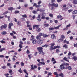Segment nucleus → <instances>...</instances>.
I'll use <instances>...</instances> for the list:
<instances>
[{"mask_svg":"<svg viewBox=\"0 0 77 77\" xmlns=\"http://www.w3.org/2000/svg\"><path fill=\"white\" fill-rule=\"evenodd\" d=\"M37 50L38 51V53L39 54H42L43 53L42 52V49L43 48L42 47H40L38 48H37Z\"/></svg>","mask_w":77,"mask_h":77,"instance_id":"f257e3e1","label":"nucleus"},{"mask_svg":"<svg viewBox=\"0 0 77 77\" xmlns=\"http://www.w3.org/2000/svg\"><path fill=\"white\" fill-rule=\"evenodd\" d=\"M38 44L41 45V44H42L43 43V40L41 39L39 40L38 41Z\"/></svg>","mask_w":77,"mask_h":77,"instance_id":"f03ea898","label":"nucleus"},{"mask_svg":"<svg viewBox=\"0 0 77 77\" xmlns=\"http://www.w3.org/2000/svg\"><path fill=\"white\" fill-rule=\"evenodd\" d=\"M45 65V63L40 62H39V63L38 64V66H40L41 65Z\"/></svg>","mask_w":77,"mask_h":77,"instance_id":"7ed1b4c3","label":"nucleus"},{"mask_svg":"<svg viewBox=\"0 0 77 77\" xmlns=\"http://www.w3.org/2000/svg\"><path fill=\"white\" fill-rule=\"evenodd\" d=\"M13 26V23H10L9 24L8 26V29H11V27Z\"/></svg>","mask_w":77,"mask_h":77,"instance_id":"20e7f679","label":"nucleus"},{"mask_svg":"<svg viewBox=\"0 0 77 77\" xmlns=\"http://www.w3.org/2000/svg\"><path fill=\"white\" fill-rule=\"evenodd\" d=\"M42 19H45V16L46 15V14H45V13H43L42 14Z\"/></svg>","mask_w":77,"mask_h":77,"instance_id":"39448f33","label":"nucleus"},{"mask_svg":"<svg viewBox=\"0 0 77 77\" xmlns=\"http://www.w3.org/2000/svg\"><path fill=\"white\" fill-rule=\"evenodd\" d=\"M32 42L33 44H36L37 42V40L36 39H33L32 41Z\"/></svg>","mask_w":77,"mask_h":77,"instance_id":"423d86ee","label":"nucleus"},{"mask_svg":"<svg viewBox=\"0 0 77 77\" xmlns=\"http://www.w3.org/2000/svg\"><path fill=\"white\" fill-rule=\"evenodd\" d=\"M51 6H54L55 7L57 8V7H58V4H55L54 3H53L51 4Z\"/></svg>","mask_w":77,"mask_h":77,"instance_id":"0eeeda50","label":"nucleus"},{"mask_svg":"<svg viewBox=\"0 0 77 77\" xmlns=\"http://www.w3.org/2000/svg\"><path fill=\"white\" fill-rule=\"evenodd\" d=\"M49 49L51 51H52V50H54L55 48H54V46L53 47V46H51L50 47Z\"/></svg>","mask_w":77,"mask_h":77,"instance_id":"6e6552de","label":"nucleus"},{"mask_svg":"<svg viewBox=\"0 0 77 77\" xmlns=\"http://www.w3.org/2000/svg\"><path fill=\"white\" fill-rule=\"evenodd\" d=\"M39 26L38 25H34L33 26V29H35V27L37 29V28H38V27H39Z\"/></svg>","mask_w":77,"mask_h":77,"instance_id":"1a4fd4ad","label":"nucleus"},{"mask_svg":"<svg viewBox=\"0 0 77 77\" xmlns=\"http://www.w3.org/2000/svg\"><path fill=\"white\" fill-rule=\"evenodd\" d=\"M60 68L61 69H63L65 68V66H63V65L62 64L60 65Z\"/></svg>","mask_w":77,"mask_h":77,"instance_id":"9d476101","label":"nucleus"},{"mask_svg":"<svg viewBox=\"0 0 77 77\" xmlns=\"http://www.w3.org/2000/svg\"><path fill=\"white\" fill-rule=\"evenodd\" d=\"M51 38L52 39H56V36L54 35V34H53L51 35Z\"/></svg>","mask_w":77,"mask_h":77,"instance_id":"9b49d317","label":"nucleus"},{"mask_svg":"<svg viewBox=\"0 0 77 77\" xmlns=\"http://www.w3.org/2000/svg\"><path fill=\"white\" fill-rule=\"evenodd\" d=\"M1 34L3 35H5L7 34V32L6 31H3L2 32Z\"/></svg>","mask_w":77,"mask_h":77,"instance_id":"f8f14e48","label":"nucleus"},{"mask_svg":"<svg viewBox=\"0 0 77 77\" xmlns=\"http://www.w3.org/2000/svg\"><path fill=\"white\" fill-rule=\"evenodd\" d=\"M63 60H65V61L68 62H69V60H67V58L66 57H64V58L63 59Z\"/></svg>","mask_w":77,"mask_h":77,"instance_id":"ddd939ff","label":"nucleus"},{"mask_svg":"<svg viewBox=\"0 0 77 77\" xmlns=\"http://www.w3.org/2000/svg\"><path fill=\"white\" fill-rule=\"evenodd\" d=\"M43 36L44 38H47L49 36V35H47L46 34H43Z\"/></svg>","mask_w":77,"mask_h":77,"instance_id":"4468645a","label":"nucleus"},{"mask_svg":"<svg viewBox=\"0 0 77 77\" xmlns=\"http://www.w3.org/2000/svg\"><path fill=\"white\" fill-rule=\"evenodd\" d=\"M62 17V16L60 15H59L57 16V18L58 19H59L60 18H61Z\"/></svg>","mask_w":77,"mask_h":77,"instance_id":"2eb2a0df","label":"nucleus"},{"mask_svg":"<svg viewBox=\"0 0 77 77\" xmlns=\"http://www.w3.org/2000/svg\"><path fill=\"white\" fill-rule=\"evenodd\" d=\"M8 70V72H9L10 74H12V70L11 69H9Z\"/></svg>","mask_w":77,"mask_h":77,"instance_id":"dca6fc26","label":"nucleus"},{"mask_svg":"<svg viewBox=\"0 0 77 77\" xmlns=\"http://www.w3.org/2000/svg\"><path fill=\"white\" fill-rule=\"evenodd\" d=\"M23 71L26 74V75H29V73L27 72V71H26V70L25 69H23Z\"/></svg>","mask_w":77,"mask_h":77,"instance_id":"f3484780","label":"nucleus"},{"mask_svg":"<svg viewBox=\"0 0 77 77\" xmlns=\"http://www.w3.org/2000/svg\"><path fill=\"white\" fill-rule=\"evenodd\" d=\"M31 38L30 39V41H32V40L34 39V36L33 35H31Z\"/></svg>","mask_w":77,"mask_h":77,"instance_id":"a211bd4d","label":"nucleus"},{"mask_svg":"<svg viewBox=\"0 0 77 77\" xmlns=\"http://www.w3.org/2000/svg\"><path fill=\"white\" fill-rule=\"evenodd\" d=\"M72 13L73 14H77V10H75Z\"/></svg>","mask_w":77,"mask_h":77,"instance_id":"6ab92c4d","label":"nucleus"},{"mask_svg":"<svg viewBox=\"0 0 77 77\" xmlns=\"http://www.w3.org/2000/svg\"><path fill=\"white\" fill-rule=\"evenodd\" d=\"M4 50H5V48H3L2 49L0 48V52H2Z\"/></svg>","mask_w":77,"mask_h":77,"instance_id":"aec40b11","label":"nucleus"},{"mask_svg":"<svg viewBox=\"0 0 77 77\" xmlns=\"http://www.w3.org/2000/svg\"><path fill=\"white\" fill-rule=\"evenodd\" d=\"M63 47L64 48H67L68 47V46L67 45H65L63 46Z\"/></svg>","mask_w":77,"mask_h":77,"instance_id":"412c9836","label":"nucleus"},{"mask_svg":"<svg viewBox=\"0 0 77 77\" xmlns=\"http://www.w3.org/2000/svg\"><path fill=\"white\" fill-rule=\"evenodd\" d=\"M8 9L9 11H12V10L14 9V8H13L12 7H10L8 8Z\"/></svg>","mask_w":77,"mask_h":77,"instance_id":"4be33fe9","label":"nucleus"},{"mask_svg":"<svg viewBox=\"0 0 77 77\" xmlns=\"http://www.w3.org/2000/svg\"><path fill=\"white\" fill-rule=\"evenodd\" d=\"M60 47L59 46H54V48L55 49H56V48H60Z\"/></svg>","mask_w":77,"mask_h":77,"instance_id":"5701e85b","label":"nucleus"},{"mask_svg":"<svg viewBox=\"0 0 77 77\" xmlns=\"http://www.w3.org/2000/svg\"><path fill=\"white\" fill-rule=\"evenodd\" d=\"M59 76H60V77H63V73H61L59 74Z\"/></svg>","mask_w":77,"mask_h":77,"instance_id":"b1692460","label":"nucleus"},{"mask_svg":"<svg viewBox=\"0 0 77 77\" xmlns=\"http://www.w3.org/2000/svg\"><path fill=\"white\" fill-rule=\"evenodd\" d=\"M73 3L75 4H77V1L74 0L73 1Z\"/></svg>","mask_w":77,"mask_h":77,"instance_id":"393cba45","label":"nucleus"},{"mask_svg":"<svg viewBox=\"0 0 77 77\" xmlns=\"http://www.w3.org/2000/svg\"><path fill=\"white\" fill-rule=\"evenodd\" d=\"M72 59H74V60H77V57H73L72 58Z\"/></svg>","mask_w":77,"mask_h":77,"instance_id":"a878e982","label":"nucleus"},{"mask_svg":"<svg viewBox=\"0 0 77 77\" xmlns=\"http://www.w3.org/2000/svg\"><path fill=\"white\" fill-rule=\"evenodd\" d=\"M63 65H66V66H69V64H68L67 63H63Z\"/></svg>","mask_w":77,"mask_h":77,"instance_id":"bb28decb","label":"nucleus"},{"mask_svg":"<svg viewBox=\"0 0 77 77\" xmlns=\"http://www.w3.org/2000/svg\"><path fill=\"white\" fill-rule=\"evenodd\" d=\"M37 31L38 32H41V29L39 28H37Z\"/></svg>","mask_w":77,"mask_h":77,"instance_id":"cd10ccee","label":"nucleus"},{"mask_svg":"<svg viewBox=\"0 0 77 77\" xmlns=\"http://www.w3.org/2000/svg\"><path fill=\"white\" fill-rule=\"evenodd\" d=\"M4 27V29H6V27H7V25L6 24H5L4 25H3Z\"/></svg>","mask_w":77,"mask_h":77,"instance_id":"c85d7f7f","label":"nucleus"},{"mask_svg":"<svg viewBox=\"0 0 77 77\" xmlns=\"http://www.w3.org/2000/svg\"><path fill=\"white\" fill-rule=\"evenodd\" d=\"M67 69L69 70H71L72 69V68L71 66H69L67 67Z\"/></svg>","mask_w":77,"mask_h":77,"instance_id":"c756f323","label":"nucleus"},{"mask_svg":"<svg viewBox=\"0 0 77 77\" xmlns=\"http://www.w3.org/2000/svg\"><path fill=\"white\" fill-rule=\"evenodd\" d=\"M18 71L20 73H22L23 71L21 70V68H20V69L18 70Z\"/></svg>","mask_w":77,"mask_h":77,"instance_id":"7c9ffc66","label":"nucleus"},{"mask_svg":"<svg viewBox=\"0 0 77 77\" xmlns=\"http://www.w3.org/2000/svg\"><path fill=\"white\" fill-rule=\"evenodd\" d=\"M36 39H41V36H39V35H37L36 37Z\"/></svg>","mask_w":77,"mask_h":77,"instance_id":"2f4dec72","label":"nucleus"},{"mask_svg":"<svg viewBox=\"0 0 77 77\" xmlns=\"http://www.w3.org/2000/svg\"><path fill=\"white\" fill-rule=\"evenodd\" d=\"M17 25L20 26V25L21 24V22L19 21H17Z\"/></svg>","mask_w":77,"mask_h":77,"instance_id":"473e14b6","label":"nucleus"},{"mask_svg":"<svg viewBox=\"0 0 77 77\" xmlns=\"http://www.w3.org/2000/svg\"><path fill=\"white\" fill-rule=\"evenodd\" d=\"M26 53L27 54H30V51L29 49H27L26 51Z\"/></svg>","mask_w":77,"mask_h":77,"instance_id":"72a5a7b5","label":"nucleus"},{"mask_svg":"<svg viewBox=\"0 0 77 77\" xmlns=\"http://www.w3.org/2000/svg\"><path fill=\"white\" fill-rule=\"evenodd\" d=\"M8 13V11H5L3 14V15H6Z\"/></svg>","mask_w":77,"mask_h":77,"instance_id":"f704fd0d","label":"nucleus"},{"mask_svg":"<svg viewBox=\"0 0 77 77\" xmlns=\"http://www.w3.org/2000/svg\"><path fill=\"white\" fill-rule=\"evenodd\" d=\"M0 42H1V43H2V44H5V43H6V42H5V41H4L3 40H2V41H0Z\"/></svg>","mask_w":77,"mask_h":77,"instance_id":"c9c22d12","label":"nucleus"},{"mask_svg":"<svg viewBox=\"0 0 77 77\" xmlns=\"http://www.w3.org/2000/svg\"><path fill=\"white\" fill-rule=\"evenodd\" d=\"M54 75H55L56 76L57 75H59V74H57V73L56 72H55L54 73Z\"/></svg>","mask_w":77,"mask_h":77,"instance_id":"e433bc0d","label":"nucleus"},{"mask_svg":"<svg viewBox=\"0 0 77 77\" xmlns=\"http://www.w3.org/2000/svg\"><path fill=\"white\" fill-rule=\"evenodd\" d=\"M67 6L68 7H69V8H71V7H72V5L70 4H68L67 5Z\"/></svg>","mask_w":77,"mask_h":77,"instance_id":"4c0bfd02","label":"nucleus"},{"mask_svg":"<svg viewBox=\"0 0 77 77\" xmlns=\"http://www.w3.org/2000/svg\"><path fill=\"white\" fill-rule=\"evenodd\" d=\"M49 30H54V28L53 27L49 28Z\"/></svg>","mask_w":77,"mask_h":77,"instance_id":"58836bf2","label":"nucleus"},{"mask_svg":"<svg viewBox=\"0 0 77 77\" xmlns=\"http://www.w3.org/2000/svg\"><path fill=\"white\" fill-rule=\"evenodd\" d=\"M56 53H59L60 52V51L59 50V49H56Z\"/></svg>","mask_w":77,"mask_h":77,"instance_id":"ea45409f","label":"nucleus"},{"mask_svg":"<svg viewBox=\"0 0 77 77\" xmlns=\"http://www.w3.org/2000/svg\"><path fill=\"white\" fill-rule=\"evenodd\" d=\"M21 65L22 66H23L24 65V63L23 62H21Z\"/></svg>","mask_w":77,"mask_h":77,"instance_id":"a19ab883","label":"nucleus"},{"mask_svg":"<svg viewBox=\"0 0 77 77\" xmlns=\"http://www.w3.org/2000/svg\"><path fill=\"white\" fill-rule=\"evenodd\" d=\"M22 16L23 17H24V18H27V15L26 14L22 15Z\"/></svg>","mask_w":77,"mask_h":77,"instance_id":"79ce46f5","label":"nucleus"},{"mask_svg":"<svg viewBox=\"0 0 77 77\" xmlns=\"http://www.w3.org/2000/svg\"><path fill=\"white\" fill-rule=\"evenodd\" d=\"M44 26H45L46 27H47V26H49V24H48V23L45 24H44Z\"/></svg>","mask_w":77,"mask_h":77,"instance_id":"37998d69","label":"nucleus"},{"mask_svg":"<svg viewBox=\"0 0 77 77\" xmlns=\"http://www.w3.org/2000/svg\"><path fill=\"white\" fill-rule=\"evenodd\" d=\"M0 28L1 30H3V29H4V27H3V25H2L1 27H0Z\"/></svg>","mask_w":77,"mask_h":77,"instance_id":"c03bdc74","label":"nucleus"},{"mask_svg":"<svg viewBox=\"0 0 77 77\" xmlns=\"http://www.w3.org/2000/svg\"><path fill=\"white\" fill-rule=\"evenodd\" d=\"M43 34H43L41 32H40V33H39V36H43Z\"/></svg>","mask_w":77,"mask_h":77,"instance_id":"a18cd8bd","label":"nucleus"},{"mask_svg":"<svg viewBox=\"0 0 77 77\" xmlns=\"http://www.w3.org/2000/svg\"><path fill=\"white\" fill-rule=\"evenodd\" d=\"M56 59H54V58H52L51 61V62H53L54 61H55V60Z\"/></svg>","mask_w":77,"mask_h":77,"instance_id":"49530a36","label":"nucleus"},{"mask_svg":"<svg viewBox=\"0 0 77 77\" xmlns=\"http://www.w3.org/2000/svg\"><path fill=\"white\" fill-rule=\"evenodd\" d=\"M42 3L41 1H39L38 3V5H40Z\"/></svg>","mask_w":77,"mask_h":77,"instance_id":"de8ad7c7","label":"nucleus"},{"mask_svg":"<svg viewBox=\"0 0 77 77\" xmlns=\"http://www.w3.org/2000/svg\"><path fill=\"white\" fill-rule=\"evenodd\" d=\"M19 12L20 11H15L14 13L15 14H18V13H19Z\"/></svg>","mask_w":77,"mask_h":77,"instance_id":"09e8293b","label":"nucleus"},{"mask_svg":"<svg viewBox=\"0 0 77 77\" xmlns=\"http://www.w3.org/2000/svg\"><path fill=\"white\" fill-rule=\"evenodd\" d=\"M54 29H56L57 30V29H59V28L58 26L56 27H55L54 28Z\"/></svg>","mask_w":77,"mask_h":77,"instance_id":"8fccbe9b","label":"nucleus"},{"mask_svg":"<svg viewBox=\"0 0 77 77\" xmlns=\"http://www.w3.org/2000/svg\"><path fill=\"white\" fill-rule=\"evenodd\" d=\"M54 45H55V44H54V43H51L50 44V45H51V46H54Z\"/></svg>","mask_w":77,"mask_h":77,"instance_id":"3c124183","label":"nucleus"},{"mask_svg":"<svg viewBox=\"0 0 77 77\" xmlns=\"http://www.w3.org/2000/svg\"><path fill=\"white\" fill-rule=\"evenodd\" d=\"M70 26H71V24H69L66 26V27H67V28L69 27H70Z\"/></svg>","mask_w":77,"mask_h":77,"instance_id":"603ef678","label":"nucleus"},{"mask_svg":"<svg viewBox=\"0 0 77 77\" xmlns=\"http://www.w3.org/2000/svg\"><path fill=\"white\" fill-rule=\"evenodd\" d=\"M37 12H36V11H33V13L34 14H36Z\"/></svg>","mask_w":77,"mask_h":77,"instance_id":"864d4df0","label":"nucleus"},{"mask_svg":"<svg viewBox=\"0 0 77 77\" xmlns=\"http://www.w3.org/2000/svg\"><path fill=\"white\" fill-rule=\"evenodd\" d=\"M72 53L71 52H69L68 54V56H70V55Z\"/></svg>","mask_w":77,"mask_h":77,"instance_id":"5fc2aeb1","label":"nucleus"},{"mask_svg":"<svg viewBox=\"0 0 77 77\" xmlns=\"http://www.w3.org/2000/svg\"><path fill=\"white\" fill-rule=\"evenodd\" d=\"M49 75H51V73L48 72V76Z\"/></svg>","mask_w":77,"mask_h":77,"instance_id":"6e6d98bb","label":"nucleus"},{"mask_svg":"<svg viewBox=\"0 0 77 77\" xmlns=\"http://www.w3.org/2000/svg\"><path fill=\"white\" fill-rule=\"evenodd\" d=\"M41 5H37L36 6V8H41Z\"/></svg>","mask_w":77,"mask_h":77,"instance_id":"4d7b16f0","label":"nucleus"},{"mask_svg":"<svg viewBox=\"0 0 77 77\" xmlns=\"http://www.w3.org/2000/svg\"><path fill=\"white\" fill-rule=\"evenodd\" d=\"M11 64L10 63H8L7 64V66H9L10 65H11Z\"/></svg>","mask_w":77,"mask_h":77,"instance_id":"13d9d810","label":"nucleus"},{"mask_svg":"<svg viewBox=\"0 0 77 77\" xmlns=\"http://www.w3.org/2000/svg\"><path fill=\"white\" fill-rule=\"evenodd\" d=\"M19 47H20V48H22V45L21 44H20L19 45Z\"/></svg>","mask_w":77,"mask_h":77,"instance_id":"bf43d9fd","label":"nucleus"},{"mask_svg":"<svg viewBox=\"0 0 77 77\" xmlns=\"http://www.w3.org/2000/svg\"><path fill=\"white\" fill-rule=\"evenodd\" d=\"M69 38L71 40H72V39H73V37H72V36L70 37Z\"/></svg>","mask_w":77,"mask_h":77,"instance_id":"052dcab7","label":"nucleus"},{"mask_svg":"<svg viewBox=\"0 0 77 77\" xmlns=\"http://www.w3.org/2000/svg\"><path fill=\"white\" fill-rule=\"evenodd\" d=\"M61 38H62V39H64V38H65V36L63 35H61Z\"/></svg>","mask_w":77,"mask_h":77,"instance_id":"680f3d73","label":"nucleus"},{"mask_svg":"<svg viewBox=\"0 0 77 77\" xmlns=\"http://www.w3.org/2000/svg\"><path fill=\"white\" fill-rule=\"evenodd\" d=\"M6 68V67L5 66H3L2 67V69H5Z\"/></svg>","mask_w":77,"mask_h":77,"instance_id":"e2e57ef3","label":"nucleus"},{"mask_svg":"<svg viewBox=\"0 0 77 77\" xmlns=\"http://www.w3.org/2000/svg\"><path fill=\"white\" fill-rule=\"evenodd\" d=\"M71 33V31L69 30V31L67 32V35H68L69 33Z\"/></svg>","mask_w":77,"mask_h":77,"instance_id":"0e129e2a","label":"nucleus"},{"mask_svg":"<svg viewBox=\"0 0 77 77\" xmlns=\"http://www.w3.org/2000/svg\"><path fill=\"white\" fill-rule=\"evenodd\" d=\"M27 27H31V25L27 24Z\"/></svg>","mask_w":77,"mask_h":77,"instance_id":"69168bd1","label":"nucleus"},{"mask_svg":"<svg viewBox=\"0 0 77 77\" xmlns=\"http://www.w3.org/2000/svg\"><path fill=\"white\" fill-rule=\"evenodd\" d=\"M77 45V43H76V44H74V47H76Z\"/></svg>","mask_w":77,"mask_h":77,"instance_id":"338daca9","label":"nucleus"},{"mask_svg":"<svg viewBox=\"0 0 77 77\" xmlns=\"http://www.w3.org/2000/svg\"><path fill=\"white\" fill-rule=\"evenodd\" d=\"M49 16H50V17H53V14H49Z\"/></svg>","mask_w":77,"mask_h":77,"instance_id":"774afa93","label":"nucleus"}]
</instances>
